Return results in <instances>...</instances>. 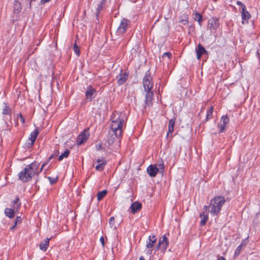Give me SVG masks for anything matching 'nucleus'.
I'll return each mask as SVG.
<instances>
[{
  "label": "nucleus",
  "instance_id": "nucleus-1",
  "mask_svg": "<svg viewBox=\"0 0 260 260\" xmlns=\"http://www.w3.org/2000/svg\"><path fill=\"white\" fill-rule=\"evenodd\" d=\"M126 117L125 113L115 111L111 117L110 124L111 132L114 134L116 138H120L122 136L123 127L125 126Z\"/></svg>",
  "mask_w": 260,
  "mask_h": 260
},
{
  "label": "nucleus",
  "instance_id": "nucleus-2",
  "mask_svg": "<svg viewBox=\"0 0 260 260\" xmlns=\"http://www.w3.org/2000/svg\"><path fill=\"white\" fill-rule=\"evenodd\" d=\"M39 164L34 162L26 167L18 174L19 179L23 182H26L31 180L35 175H38Z\"/></svg>",
  "mask_w": 260,
  "mask_h": 260
},
{
  "label": "nucleus",
  "instance_id": "nucleus-3",
  "mask_svg": "<svg viewBox=\"0 0 260 260\" xmlns=\"http://www.w3.org/2000/svg\"><path fill=\"white\" fill-rule=\"evenodd\" d=\"M225 202V200L223 196L215 197L210 201L209 212L213 216L218 215Z\"/></svg>",
  "mask_w": 260,
  "mask_h": 260
},
{
  "label": "nucleus",
  "instance_id": "nucleus-4",
  "mask_svg": "<svg viewBox=\"0 0 260 260\" xmlns=\"http://www.w3.org/2000/svg\"><path fill=\"white\" fill-rule=\"evenodd\" d=\"M143 83L145 91L151 90L153 86V83L149 71L146 72L143 78Z\"/></svg>",
  "mask_w": 260,
  "mask_h": 260
},
{
  "label": "nucleus",
  "instance_id": "nucleus-5",
  "mask_svg": "<svg viewBox=\"0 0 260 260\" xmlns=\"http://www.w3.org/2000/svg\"><path fill=\"white\" fill-rule=\"evenodd\" d=\"M169 240L165 235L160 237L159 239L158 244L156 246V250L160 249L163 253H164L169 246Z\"/></svg>",
  "mask_w": 260,
  "mask_h": 260
},
{
  "label": "nucleus",
  "instance_id": "nucleus-6",
  "mask_svg": "<svg viewBox=\"0 0 260 260\" xmlns=\"http://www.w3.org/2000/svg\"><path fill=\"white\" fill-rule=\"evenodd\" d=\"M219 26V19L215 17H213L209 19L208 22V27L210 30L211 32L216 30Z\"/></svg>",
  "mask_w": 260,
  "mask_h": 260
},
{
  "label": "nucleus",
  "instance_id": "nucleus-7",
  "mask_svg": "<svg viewBox=\"0 0 260 260\" xmlns=\"http://www.w3.org/2000/svg\"><path fill=\"white\" fill-rule=\"evenodd\" d=\"M129 21L126 19H122L120 22L119 26L117 29L116 32L118 35H122L125 33L128 26L129 25Z\"/></svg>",
  "mask_w": 260,
  "mask_h": 260
},
{
  "label": "nucleus",
  "instance_id": "nucleus-8",
  "mask_svg": "<svg viewBox=\"0 0 260 260\" xmlns=\"http://www.w3.org/2000/svg\"><path fill=\"white\" fill-rule=\"evenodd\" d=\"M89 137V128L84 130L78 136L77 142L78 145H81L86 142Z\"/></svg>",
  "mask_w": 260,
  "mask_h": 260
},
{
  "label": "nucleus",
  "instance_id": "nucleus-9",
  "mask_svg": "<svg viewBox=\"0 0 260 260\" xmlns=\"http://www.w3.org/2000/svg\"><path fill=\"white\" fill-rule=\"evenodd\" d=\"M40 131L38 127H37L34 131H32L30 134L27 140V147H31L34 145L35 141L36 140L38 135L39 134Z\"/></svg>",
  "mask_w": 260,
  "mask_h": 260
},
{
  "label": "nucleus",
  "instance_id": "nucleus-10",
  "mask_svg": "<svg viewBox=\"0 0 260 260\" xmlns=\"http://www.w3.org/2000/svg\"><path fill=\"white\" fill-rule=\"evenodd\" d=\"M243 8L240 10L242 17V24L247 23L248 20L251 18L250 14L247 11L246 7L243 6Z\"/></svg>",
  "mask_w": 260,
  "mask_h": 260
},
{
  "label": "nucleus",
  "instance_id": "nucleus-11",
  "mask_svg": "<svg viewBox=\"0 0 260 260\" xmlns=\"http://www.w3.org/2000/svg\"><path fill=\"white\" fill-rule=\"evenodd\" d=\"M96 93V91L94 88L91 85L88 86L85 93L86 99L88 100L89 101H91L95 96L93 95H95Z\"/></svg>",
  "mask_w": 260,
  "mask_h": 260
},
{
  "label": "nucleus",
  "instance_id": "nucleus-12",
  "mask_svg": "<svg viewBox=\"0 0 260 260\" xmlns=\"http://www.w3.org/2000/svg\"><path fill=\"white\" fill-rule=\"evenodd\" d=\"M129 76L128 72H124L121 70L120 73L117 76V83L120 85L123 84L127 80Z\"/></svg>",
  "mask_w": 260,
  "mask_h": 260
},
{
  "label": "nucleus",
  "instance_id": "nucleus-13",
  "mask_svg": "<svg viewBox=\"0 0 260 260\" xmlns=\"http://www.w3.org/2000/svg\"><path fill=\"white\" fill-rule=\"evenodd\" d=\"M229 118L227 115H223L221 117L220 124L218 125L220 129L219 133H223L225 131L226 124L229 123Z\"/></svg>",
  "mask_w": 260,
  "mask_h": 260
},
{
  "label": "nucleus",
  "instance_id": "nucleus-14",
  "mask_svg": "<svg viewBox=\"0 0 260 260\" xmlns=\"http://www.w3.org/2000/svg\"><path fill=\"white\" fill-rule=\"evenodd\" d=\"M196 52L197 54V58L198 60H200L202 56L204 54H208L207 51L201 44H199L196 48Z\"/></svg>",
  "mask_w": 260,
  "mask_h": 260
},
{
  "label": "nucleus",
  "instance_id": "nucleus-15",
  "mask_svg": "<svg viewBox=\"0 0 260 260\" xmlns=\"http://www.w3.org/2000/svg\"><path fill=\"white\" fill-rule=\"evenodd\" d=\"M159 171V169L155 165H151L147 169V172L151 177H155Z\"/></svg>",
  "mask_w": 260,
  "mask_h": 260
},
{
  "label": "nucleus",
  "instance_id": "nucleus-16",
  "mask_svg": "<svg viewBox=\"0 0 260 260\" xmlns=\"http://www.w3.org/2000/svg\"><path fill=\"white\" fill-rule=\"evenodd\" d=\"M96 163L98 164L95 166V169L98 171H102L106 165V161L104 159H98L94 161V164Z\"/></svg>",
  "mask_w": 260,
  "mask_h": 260
},
{
  "label": "nucleus",
  "instance_id": "nucleus-17",
  "mask_svg": "<svg viewBox=\"0 0 260 260\" xmlns=\"http://www.w3.org/2000/svg\"><path fill=\"white\" fill-rule=\"evenodd\" d=\"M146 94L145 95V104L147 106H150L151 104L153 98V93L150 90L149 91H145Z\"/></svg>",
  "mask_w": 260,
  "mask_h": 260
},
{
  "label": "nucleus",
  "instance_id": "nucleus-18",
  "mask_svg": "<svg viewBox=\"0 0 260 260\" xmlns=\"http://www.w3.org/2000/svg\"><path fill=\"white\" fill-rule=\"evenodd\" d=\"M156 238L154 235L149 236L146 243V248H152L156 242Z\"/></svg>",
  "mask_w": 260,
  "mask_h": 260
},
{
  "label": "nucleus",
  "instance_id": "nucleus-19",
  "mask_svg": "<svg viewBox=\"0 0 260 260\" xmlns=\"http://www.w3.org/2000/svg\"><path fill=\"white\" fill-rule=\"evenodd\" d=\"M175 123V119L172 118L169 120L168 125V132L167 134V136L169 137L171 134V137H172V133L174 131V125Z\"/></svg>",
  "mask_w": 260,
  "mask_h": 260
},
{
  "label": "nucleus",
  "instance_id": "nucleus-20",
  "mask_svg": "<svg viewBox=\"0 0 260 260\" xmlns=\"http://www.w3.org/2000/svg\"><path fill=\"white\" fill-rule=\"evenodd\" d=\"M130 208L131 212L134 214L141 210L142 208V204L139 202H135L131 205Z\"/></svg>",
  "mask_w": 260,
  "mask_h": 260
},
{
  "label": "nucleus",
  "instance_id": "nucleus-21",
  "mask_svg": "<svg viewBox=\"0 0 260 260\" xmlns=\"http://www.w3.org/2000/svg\"><path fill=\"white\" fill-rule=\"evenodd\" d=\"M21 203L19 201V198L17 197L15 200L12 202V207L15 212L18 213Z\"/></svg>",
  "mask_w": 260,
  "mask_h": 260
},
{
  "label": "nucleus",
  "instance_id": "nucleus-22",
  "mask_svg": "<svg viewBox=\"0 0 260 260\" xmlns=\"http://www.w3.org/2000/svg\"><path fill=\"white\" fill-rule=\"evenodd\" d=\"M4 213L7 217L10 218H12L14 217L15 213L17 212L12 208H6L4 211Z\"/></svg>",
  "mask_w": 260,
  "mask_h": 260
},
{
  "label": "nucleus",
  "instance_id": "nucleus-23",
  "mask_svg": "<svg viewBox=\"0 0 260 260\" xmlns=\"http://www.w3.org/2000/svg\"><path fill=\"white\" fill-rule=\"evenodd\" d=\"M200 217L201 218L200 224L201 225H205L208 220V214L205 212H202L200 214Z\"/></svg>",
  "mask_w": 260,
  "mask_h": 260
},
{
  "label": "nucleus",
  "instance_id": "nucleus-24",
  "mask_svg": "<svg viewBox=\"0 0 260 260\" xmlns=\"http://www.w3.org/2000/svg\"><path fill=\"white\" fill-rule=\"evenodd\" d=\"M49 238H46L43 241H42L40 244V248L44 251H45L49 245Z\"/></svg>",
  "mask_w": 260,
  "mask_h": 260
},
{
  "label": "nucleus",
  "instance_id": "nucleus-25",
  "mask_svg": "<svg viewBox=\"0 0 260 260\" xmlns=\"http://www.w3.org/2000/svg\"><path fill=\"white\" fill-rule=\"evenodd\" d=\"M107 0H102L100 4L98 5L96 10V17H99V15L100 14L101 11L104 8Z\"/></svg>",
  "mask_w": 260,
  "mask_h": 260
},
{
  "label": "nucleus",
  "instance_id": "nucleus-26",
  "mask_svg": "<svg viewBox=\"0 0 260 260\" xmlns=\"http://www.w3.org/2000/svg\"><path fill=\"white\" fill-rule=\"evenodd\" d=\"M3 115H8L10 116V120L11 119V109L9 106L6 103H4V108L2 112Z\"/></svg>",
  "mask_w": 260,
  "mask_h": 260
},
{
  "label": "nucleus",
  "instance_id": "nucleus-27",
  "mask_svg": "<svg viewBox=\"0 0 260 260\" xmlns=\"http://www.w3.org/2000/svg\"><path fill=\"white\" fill-rule=\"evenodd\" d=\"M108 134H109V136L107 137V142L108 143L109 145H111L114 143V142L115 141V137H116L115 136L114 137V134L113 133L111 132V130H110L109 131Z\"/></svg>",
  "mask_w": 260,
  "mask_h": 260
},
{
  "label": "nucleus",
  "instance_id": "nucleus-28",
  "mask_svg": "<svg viewBox=\"0 0 260 260\" xmlns=\"http://www.w3.org/2000/svg\"><path fill=\"white\" fill-rule=\"evenodd\" d=\"M107 191L104 190L98 192L97 194V199L99 201H101L107 194Z\"/></svg>",
  "mask_w": 260,
  "mask_h": 260
},
{
  "label": "nucleus",
  "instance_id": "nucleus-29",
  "mask_svg": "<svg viewBox=\"0 0 260 260\" xmlns=\"http://www.w3.org/2000/svg\"><path fill=\"white\" fill-rule=\"evenodd\" d=\"M179 22L183 25L187 24L188 23L187 15L185 14L182 15L180 18Z\"/></svg>",
  "mask_w": 260,
  "mask_h": 260
},
{
  "label": "nucleus",
  "instance_id": "nucleus-30",
  "mask_svg": "<svg viewBox=\"0 0 260 260\" xmlns=\"http://www.w3.org/2000/svg\"><path fill=\"white\" fill-rule=\"evenodd\" d=\"M213 112V107H211L207 111L206 121H207L212 118Z\"/></svg>",
  "mask_w": 260,
  "mask_h": 260
},
{
  "label": "nucleus",
  "instance_id": "nucleus-31",
  "mask_svg": "<svg viewBox=\"0 0 260 260\" xmlns=\"http://www.w3.org/2000/svg\"><path fill=\"white\" fill-rule=\"evenodd\" d=\"M70 153V151L68 149H66L63 153H61V154L59 156L58 160L59 161H61L63 159V158L68 157Z\"/></svg>",
  "mask_w": 260,
  "mask_h": 260
},
{
  "label": "nucleus",
  "instance_id": "nucleus-32",
  "mask_svg": "<svg viewBox=\"0 0 260 260\" xmlns=\"http://www.w3.org/2000/svg\"><path fill=\"white\" fill-rule=\"evenodd\" d=\"M21 222H22V219H21V217H20V216L16 217V219L15 220V224H14V225L12 228H11L10 229L11 230H14L15 227L17 224H19Z\"/></svg>",
  "mask_w": 260,
  "mask_h": 260
},
{
  "label": "nucleus",
  "instance_id": "nucleus-33",
  "mask_svg": "<svg viewBox=\"0 0 260 260\" xmlns=\"http://www.w3.org/2000/svg\"><path fill=\"white\" fill-rule=\"evenodd\" d=\"M73 49L75 54L79 56L80 54V49L76 43L74 45Z\"/></svg>",
  "mask_w": 260,
  "mask_h": 260
},
{
  "label": "nucleus",
  "instance_id": "nucleus-34",
  "mask_svg": "<svg viewBox=\"0 0 260 260\" xmlns=\"http://www.w3.org/2000/svg\"><path fill=\"white\" fill-rule=\"evenodd\" d=\"M243 242H244V241H243L242 242V243L237 247V248H236V250H235V254L236 255H238L240 252H241V250L242 249V245L243 244Z\"/></svg>",
  "mask_w": 260,
  "mask_h": 260
},
{
  "label": "nucleus",
  "instance_id": "nucleus-35",
  "mask_svg": "<svg viewBox=\"0 0 260 260\" xmlns=\"http://www.w3.org/2000/svg\"><path fill=\"white\" fill-rule=\"evenodd\" d=\"M195 20L198 21L199 22V24H201V21L202 19V16L197 12L195 13Z\"/></svg>",
  "mask_w": 260,
  "mask_h": 260
},
{
  "label": "nucleus",
  "instance_id": "nucleus-36",
  "mask_svg": "<svg viewBox=\"0 0 260 260\" xmlns=\"http://www.w3.org/2000/svg\"><path fill=\"white\" fill-rule=\"evenodd\" d=\"M157 166L159 167L158 169H160L162 171V172H164L165 166L162 159L161 160V162L157 164Z\"/></svg>",
  "mask_w": 260,
  "mask_h": 260
},
{
  "label": "nucleus",
  "instance_id": "nucleus-37",
  "mask_svg": "<svg viewBox=\"0 0 260 260\" xmlns=\"http://www.w3.org/2000/svg\"><path fill=\"white\" fill-rule=\"evenodd\" d=\"M17 118L20 119V121L22 124H24L25 123V119L21 113L18 114Z\"/></svg>",
  "mask_w": 260,
  "mask_h": 260
},
{
  "label": "nucleus",
  "instance_id": "nucleus-38",
  "mask_svg": "<svg viewBox=\"0 0 260 260\" xmlns=\"http://www.w3.org/2000/svg\"><path fill=\"white\" fill-rule=\"evenodd\" d=\"M147 249L146 251V254L148 255H151L152 252V248H147Z\"/></svg>",
  "mask_w": 260,
  "mask_h": 260
},
{
  "label": "nucleus",
  "instance_id": "nucleus-39",
  "mask_svg": "<svg viewBox=\"0 0 260 260\" xmlns=\"http://www.w3.org/2000/svg\"><path fill=\"white\" fill-rule=\"evenodd\" d=\"M48 178L49 180L50 183L52 184L55 183L57 180L56 179L52 178L51 177H48Z\"/></svg>",
  "mask_w": 260,
  "mask_h": 260
},
{
  "label": "nucleus",
  "instance_id": "nucleus-40",
  "mask_svg": "<svg viewBox=\"0 0 260 260\" xmlns=\"http://www.w3.org/2000/svg\"><path fill=\"white\" fill-rule=\"evenodd\" d=\"M171 53L169 52H165L163 54V57L166 56L168 57L169 58H170L171 57Z\"/></svg>",
  "mask_w": 260,
  "mask_h": 260
},
{
  "label": "nucleus",
  "instance_id": "nucleus-41",
  "mask_svg": "<svg viewBox=\"0 0 260 260\" xmlns=\"http://www.w3.org/2000/svg\"><path fill=\"white\" fill-rule=\"evenodd\" d=\"M114 221H115V218L114 217H110V219H109V224L110 225H113L114 224Z\"/></svg>",
  "mask_w": 260,
  "mask_h": 260
},
{
  "label": "nucleus",
  "instance_id": "nucleus-42",
  "mask_svg": "<svg viewBox=\"0 0 260 260\" xmlns=\"http://www.w3.org/2000/svg\"><path fill=\"white\" fill-rule=\"evenodd\" d=\"M102 143L101 142L96 144V148L98 150H100L102 149Z\"/></svg>",
  "mask_w": 260,
  "mask_h": 260
},
{
  "label": "nucleus",
  "instance_id": "nucleus-43",
  "mask_svg": "<svg viewBox=\"0 0 260 260\" xmlns=\"http://www.w3.org/2000/svg\"><path fill=\"white\" fill-rule=\"evenodd\" d=\"M237 4L238 5H239V6H241V8H240V10L242 9V8H243V6H246L245 5V4H243V3H242L241 2H240V1H237Z\"/></svg>",
  "mask_w": 260,
  "mask_h": 260
},
{
  "label": "nucleus",
  "instance_id": "nucleus-44",
  "mask_svg": "<svg viewBox=\"0 0 260 260\" xmlns=\"http://www.w3.org/2000/svg\"><path fill=\"white\" fill-rule=\"evenodd\" d=\"M59 154V151L58 150H57L56 151V153L54 154H52L50 157H49V160H50L51 159H52L53 157H55L56 156H57V154Z\"/></svg>",
  "mask_w": 260,
  "mask_h": 260
},
{
  "label": "nucleus",
  "instance_id": "nucleus-45",
  "mask_svg": "<svg viewBox=\"0 0 260 260\" xmlns=\"http://www.w3.org/2000/svg\"><path fill=\"white\" fill-rule=\"evenodd\" d=\"M100 242H101V243H102V244L103 246H104V245H105V242H104V237H103V236H102V237L100 238Z\"/></svg>",
  "mask_w": 260,
  "mask_h": 260
},
{
  "label": "nucleus",
  "instance_id": "nucleus-46",
  "mask_svg": "<svg viewBox=\"0 0 260 260\" xmlns=\"http://www.w3.org/2000/svg\"><path fill=\"white\" fill-rule=\"evenodd\" d=\"M208 209L209 210V206L205 205L203 207V210H204V212H205V213L207 212Z\"/></svg>",
  "mask_w": 260,
  "mask_h": 260
},
{
  "label": "nucleus",
  "instance_id": "nucleus-47",
  "mask_svg": "<svg viewBox=\"0 0 260 260\" xmlns=\"http://www.w3.org/2000/svg\"><path fill=\"white\" fill-rule=\"evenodd\" d=\"M217 260H226V259L222 256H218Z\"/></svg>",
  "mask_w": 260,
  "mask_h": 260
},
{
  "label": "nucleus",
  "instance_id": "nucleus-48",
  "mask_svg": "<svg viewBox=\"0 0 260 260\" xmlns=\"http://www.w3.org/2000/svg\"><path fill=\"white\" fill-rule=\"evenodd\" d=\"M46 165V163H44L42 165V167H41V168L40 169V170H38V172H39V173L42 171L43 168L45 167V166Z\"/></svg>",
  "mask_w": 260,
  "mask_h": 260
},
{
  "label": "nucleus",
  "instance_id": "nucleus-49",
  "mask_svg": "<svg viewBox=\"0 0 260 260\" xmlns=\"http://www.w3.org/2000/svg\"><path fill=\"white\" fill-rule=\"evenodd\" d=\"M139 260H145V258L144 257V256H141L140 258H139Z\"/></svg>",
  "mask_w": 260,
  "mask_h": 260
}]
</instances>
